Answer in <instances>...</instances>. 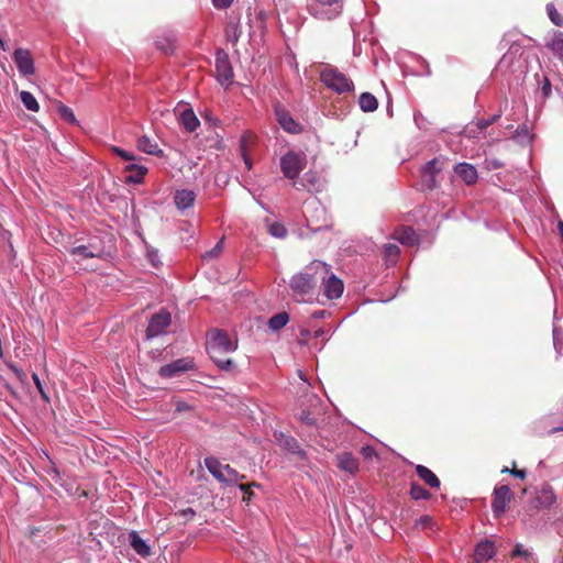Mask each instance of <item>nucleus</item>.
I'll return each instance as SVG.
<instances>
[{"mask_svg":"<svg viewBox=\"0 0 563 563\" xmlns=\"http://www.w3.org/2000/svg\"><path fill=\"white\" fill-rule=\"evenodd\" d=\"M328 276V264L320 261H312L303 271L299 272L289 280V288L301 299L311 298L319 282H324Z\"/></svg>","mask_w":563,"mask_h":563,"instance_id":"nucleus-1","label":"nucleus"},{"mask_svg":"<svg viewBox=\"0 0 563 563\" xmlns=\"http://www.w3.org/2000/svg\"><path fill=\"white\" fill-rule=\"evenodd\" d=\"M238 349L236 342L230 340L228 333L223 330H212L207 340V351L219 369L231 371L233 362L229 357L230 353Z\"/></svg>","mask_w":563,"mask_h":563,"instance_id":"nucleus-2","label":"nucleus"},{"mask_svg":"<svg viewBox=\"0 0 563 563\" xmlns=\"http://www.w3.org/2000/svg\"><path fill=\"white\" fill-rule=\"evenodd\" d=\"M305 166V155L295 152H287L280 159L283 175L288 179H295Z\"/></svg>","mask_w":563,"mask_h":563,"instance_id":"nucleus-3","label":"nucleus"},{"mask_svg":"<svg viewBox=\"0 0 563 563\" xmlns=\"http://www.w3.org/2000/svg\"><path fill=\"white\" fill-rule=\"evenodd\" d=\"M320 78L334 92L343 93L350 90L349 79L336 69L330 67L322 69Z\"/></svg>","mask_w":563,"mask_h":563,"instance_id":"nucleus-4","label":"nucleus"},{"mask_svg":"<svg viewBox=\"0 0 563 563\" xmlns=\"http://www.w3.org/2000/svg\"><path fill=\"white\" fill-rule=\"evenodd\" d=\"M216 73L220 84L228 87L233 80V70L228 54L220 49L216 54Z\"/></svg>","mask_w":563,"mask_h":563,"instance_id":"nucleus-5","label":"nucleus"},{"mask_svg":"<svg viewBox=\"0 0 563 563\" xmlns=\"http://www.w3.org/2000/svg\"><path fill=\"white\" fill-rule=\"evenodd\" d=\"M170 321V313L166 310H161L156 314L152 316L146 328V338L154 339L164 333V331L169 327Z\"/></svg>","mask_w":563,"mask_h":563,"instance_id":"nucleus-6","label":"nucleus"},{"mask_svg":"<svg viewBox=\"0 0 563 563\" xmlns=\"http://www.w3.org/2000/svg\"><path fill=\"white\" fill-rule=\"evenodd\" d=\"M512 494L510 487L507 485H500L494 488L492 509L497 516L505 512L506 506L509 505Z\"/></svg>","mask_w":563,"mask_h":563,"instance_id":"nucleus-7","label":"nucleus"},{"mask_svg":"<svg viewBox=\"0 0 563 563\" xmlns=\"http://www.w3.org/2000/svg\"><path fill=\"white\" fill-rule=\"evenodd\" d=\"M13 62L23 76H32L35 73L34 59L29 49L18 48L13 52Z\"/></svg>","mask_w":563,"mask_h":563,"instance_id":"nucleus-8","label":"nucleus"},{"mask_svg":"<svg viewBox=\"0 0 563 563\" xmlns=\"http://www.w3.org/2000/svg\"><path fill=\"white\" fill-rule=\"evenodd\" d=\"M323 286V296L328 299L341 298L343 292V282L333 275L331 267L328 265V276L325 282H320Z\"/></svg>","mask_w":563,"mask_h":563,"instance_id":"nucleus-9","label":"nucleus"},{"mask_svg":"<svg viewBox=\"0 0 563 563\" xmlns=\"http://www.w3.org/2000/svg\"><path fill=\"white\" fill-rule=\"evenodd\" d=\"M277 123L289 134H299L302 131L300 123L296 122L291 114L282 107L275 108Z\"/></svg>","mask_w":563,"mask_h":563,"instance_id":"nucleus-10","label":"nucleus"},{"mask_svg":"<svg viewBox=\"0 0 563 563\" xmlns=\"http://www.w3.org/2000/svg\"><path fill=\"white\" fill-rule=\"evenodd\" d=\"M192 368V363L187 360H178L170 362L167 365H164L159 368V375L164 378L174 377L180 373L190 371Z\"/></svg>","mask_w":563,"mask_h":563,"instance_id":"nucleus-11","label":"nucleus"},{"mask_svg":"<svg viewBox=\"0 0 563 563\" xmlns=\"http://www.w3.org/2000/svg\"><path fill=\"white\" fill-rule=\"evenodd\" d=\"M310 405L312 411L301 410L299 413V420L307 426H318L320 420V400L317 397L310 398Z\"/></svg>","mask_w":563,"mask_h":563,"instance_id":"nucleus-12","label":"nucleus"},{"mask_svg":"<svg viewBox=\"0 0 563 563\" xmlns=\"http://www.w3.org/2000/svg\"><path fill=\"white\" fill-rule=\"evenodd\" d=\"M455 174L462 178L467 186H473L477 183L478 174L475 166L467 163L455 165Z\"/></svg>","mask_w":563,"mask_h":563,"instance_id":"nucleus-13","label":"nucleus"},{"mask_svg":"<svg viewBox=\"0 0 563 563\" xmlns=\"http://www.w3.org/2000/svg\"><path fill=\"white\" fill-rule=\"evenodd\" d=\"M125 181L128 184H141L147 174V167L144 165L129 164L125 166Z\"/></svg>","mask_w":563,"mask_h":563,"instance_id":"nucleus-14","label":"nucleus"},{"mask_svg":"<svg viewBox=\"0 0 563 563\" xmlns=\"http://www.w3.org/2000/svg\"><path fill=\"white\" fill-rule=\"evenodd\" d=\"M129 544L133 548L136 554L147 558L151 555V547L146 543V541L141 538L136 531H132L129 533Z\"/></svg>","mask_w":563,"mask_h":563,"instance_id":"nucleus-15","label":"nucleus"},{"mask_svg":"<svg viewBox=\"0 0 563 563\" xmlns=\"http://www.w3.org/2000/svg\"><path fill=\"white\" fill-rule=\"evenodd\" d=\"M242 35L241 24H240V15L230 16L225 29V37L229 43L232 45L236 44Z\"/></svg>","mask_w":563,"mask_h":563,"instance_id":"nucleus-16","label":"nucleus"},{"mask_svg":"<svg viewBox=\"0 0 563 563\" xmlns=\"http://www.w3.org/2000/svg\"><path fill=\"white\" fill-rule=\"evenodd\" d=\"M394 236L401 245L413 246L418 243V235L411 227H400Z\"/></svg>","mask_w":563,"mask_h":563,"instance_id":"nucleus-17","label":"nucleus"},{"mask_svg":"<svg viewBox=\"0 0 563 563\" xmlns=\"http://www.w3.org/2000/svg\"><path fill=\"white\" fill-rule=\"evenodd\" d=\"M494 555V544L486 540L476 545L474 560L475 563H486Z\"/></svg>","mask_w":563,"mask_h":563,"instance_id":"nucleus-18","label":"nucleus"},{"mask_svg":"<svg viewBox=\"0 0 563 563\" xmlns=\"http://www.w3.org/2000/svg\"><path fill=\"white\" fill-rule=\"evenodd\" d=\"M179 123L187 132H195L199 125V121L191 108H184L179 113Z\"/></svg>","mask_w":563,"mask_h":563,"instance_id":"nucleus-19","label":"nucleus"},{"mask_svg":"<svg viewBox=\"0 0 563 563\" xmlns=\"http://www.w3.org/2000/svg\"><path fill=\"white\" fill-rule=\"evenodd\" d=\"M205 465L209 473H211L214 478L224 484V464L219 462V460L214 456H208L205 459Z\"/></svg>","mask_w":563,"mask_h":563,"instance_id":"nucleus-20","label":"nucleus"},{"mask_svg":"<svg viewBox=\"0 0 563 563\" xmlns=\"http://www.w3.org/2000/svg\"><path fill=\"white\" fill-rule=\"evenodd\" d=\"M195 199V192L192 190L187 189L178 190L175 192L174 196L175 206L178 207V209L180 210H185L189 207H192Z\"/></svg>","mask_w":563,"mask_h":563,"instance_id":"nucleus-21","label":"nucleus"},{"mask_svg":"<svg viewBox=\"0 0 563 563\" xmlns=\"http://www.w3.org/2000/svg\"><path fill=\"white\" fill-rule=\"evenodd\" d=\"M500 118H501V113L498 112V113L490 115L487 120H478L477 123H475L476 129H474L472 126H467V134L470 136L475 137L478 134H482L483 132H485L489 125L497 123Z\"/></svg>","mask_w":563,"mask_h":563,"instance_id":"nucleus-22","label":"nucleus"},{"mask_svg":"<svg viewBox=\"0 0 563 563\" xmlns=\"http://www.w3.org/2000/svg\"><path fill=\"white\" fill-rule=\"evenodd\" d=\"M415 472H417L420 479L431 488H438L441 486V482L438 479L437 475L424 465H417V467H415Z\"/></svg>","mask_w":563,"mask_h":563,"instance_id":"nucleus-23","label":"nucleus"},{"mask_svg":"<svg viewBox=\"0 0 563 563\" xmlns=\"http://www.w3.org/2000/svg\"><path fill=\"white\" fill-rule=\"evenodd\" d=\"M137 148L148 155L162 156L163 152L158 146V143L152 141L147 135H143L137 140Z\"/></svg>","mask_w":563,"mask_h":563,"instance_id":"nucleus-24","label":"nucleus"},{"mask_svg":"<svg viewBox=\"0 0 563 563\" xmlns=\"http://www.w3.org/2000/svg\"><path fill=\"white\" fill-rule=\"evenodd\" d=\"M254 143V135L251 133H244L242 134L240 139V152L244 162V165H246L247 169L252 168V161L249 155V146L250 144Z\"/></svg>","mask_w":563,"mask_h":563,"instance_id":"nucleus-25","label":"nucleus"},{"mask_svg":"<svg viewBox=\"0 0 563 563\" xmlns=\"http://www.w3.org/2000/svg\"><path fill=\"white\" fill-rule=\"evenodd\" d=\"M357 104L363 112H374L378 107V101L371 92H363L358 96Z\"/></svg>","mask_w":563,"mask_h":563,"instance_id":"nucleus-26","label":"nucleus"},{"mask_svg":"<svg viewBox=\"0 0 563 563\" xmlns=\"http://www.w3.org/2000/svg\"><path fill=\"white\" fill-rule=\"evenodd\" d=\"M556 500L555 493H553L550 485H544L542 489L537 494V501L540 506L549 507L553 505Z\"/></svg>","mask_w":563,"mask_h":563,"instance_id":"nucleus-27","label":"nucleus"},{"mask_svg":"<svg viewBox=\"0 0 563 563\" xmlns=\"http://www.w3.org/2000/svg\"><path fill=\"white\" fill-rule=\"evenodd\" d=\"M549 49L563 63V32L558 31L548 43Z\"/></svg>","mask_w":563,"mask_h":563,"instance_id":"nucleus-28","label":"nucleus"},{"mask_svg":"<svg viewBox=\"0 0 563 563\" xmlns=\"http://www.w3.org/2000/svg\"><path fill=\"white\" fill-rule=\"evenodd\" d=\"M288 321H289L288 313L286 311H283V312H279V313H276L275 316H273L268 321V325H269V329L273 331H280L282 329L285 328V325L287 324Z\"/></svg>","mask_w":563,"mask_h":563,"instance_id":"nucleus-29","label":"nucleus"},{"mask_svg":"<svg viewBox=\"0 0 563 563\" xmlns=\"http://www.w3.org/2000/svg\"><path fill=\"white\" fill-rule=\"evenodd\" d=\"M244 477L243 474L232 468L229 464H224V485H238Z\"/></svg>","mask_w":563,"mask_h":563,"instance_id":"nucleus-30","label":"nucleus"},{"mask_svg":"<svg viewBox=\"0 0 563 563\" xmlns=\"http://www.w3.org/2000/svg\"><path fill=\"white\" fill-rule=\"evenodd\" d=\"M400 254V249L396 244H387L384 246V257L388 265H395Z\"/></svg>","mask_w":563,"mask_h":563,"instance_id":"nucleus-31","label":"nucleus"},{"mask_svg":"<svg viewBox=\"0 0 563 563\" xmlns=\"http://www.w3.org/2000/svg\"><path fill=\"white\" fill-rule=\"evenodd\" d=\"M410 496L415 500L428 499L431 497V493L418 483H411Z\"/></svg>","mask_w":563,"mask_h":563,"instance_id":"nucleus-32","label":"nucleus"},{"mask_svg":"<svg viewBox=\"0 0 563 563\" xmlns=\"http://www.w3.org/2000/svg\"><path fill=\"white\" fill-rule=\"evenodd\" d=\"M20 98L26 110H30L32 112L38 111V103L32 92L22 91L20 93Z\"/></svg>","mask_w":563,"mask_h":563,"instance_id":"nucleus-33","label":"nucleus"},{"mask_svg":"<svg viewBox=\"0 0 563 563\" xmlns=\"http://www.w3.org/2000/svg\"><path fill=\"white\" fill-rule=\"evenodd\" d=\"M57 113L60 119L66 121L68 124H77L76 115L73 110L64 103H58Z\"/></svg>","mask_w":563,"mask_h":563,"instance_id":"nucleus-34","label":"nucleus"},{"mask_svg":"<svg viewBox=\"0 0 563 563\" xmlns=\"http://www.w3.org/2000/svg\"><path fill=\"white\" fill-rule=\"evenodd\" d=\"M69 254L77 258V262H80L84 258H93L95 254L89 251L88 246H75L69 250Z\"/></svg>","mask_w":563,"mask_h":563,"instance_id":"nucleus-35","label":"nucleus"},{"mask_svg":"<svg viewBox=\"0 0 563 563\" xmlns=\"http://www.w3.org/2000/svg\"><path fill=\"white\" fill-rule=\"evenodd\" d=\"M547 12L550 21L555 24L556 26L563 25V15L558 11L554 4L548 3L547 4Z\"/></svg>","mask_w":563,"mask_h":563,"instance_id":"nucleus-36","label":"nucleus"},{"mask_svg":"<svg viewBox=\"0 0 563 563\" xmlns=\"http://www.w3.org/2000/svg\"><path fill=\"white\" fill-rule=\"evenodd\" d=\"M338 465L341 470L352 473V454L343 453L338 455Z\"/></svg>","mask_w":563,"mask_h":563,"instance_id":"nucleus-37","label":"nucleus"},{"mask_svg":"<svg viewBox=\"0 0 563 563\" xmlns=\"http://www.w3.org/2000/svg\"><path fill=\"white\" fill-rule=\"evenodd\" d=\"M443 167V163L439 161L438 158H433L429 163L426 164L422 168V173H432L433 175H437L441 172Z\"/></svg>","mask_w":563,"mask_h":563,"instance_id":"nucleus-38","label":"nucleus"},{"mask_svg":"<svg viewBox=\"0 0 563 563\" xmlns=\"http://www.w3.org/2000/svg\"><path fill=\"white\" fill-rule=\"evenodd\" d=\"M258 486L257 483H251V484H239L240 490L243 493L242 501L250 503L254 493L252 492L251 487Z\"/></svg>","mask_w":563,"mask_h":563,"instance_id":"nucleus-39","label":"nucleus"},{"mask_svg":"<svg viewBox=\"0 0 563 563\" xmlns=\"http://www.w3.org/2000/svg\"><path fill=\"white\" fill-rule=\"evenodd\" d=\"M156 46L158 51L163 52L164 54H170L174 51V43L172 38L157 40Z\"/></svg>","mask_w":563,"mask_h":563,"instance_id":"nucleus-40","label":"nucleus"},{"mask_svg":"<svg viewBox=\"0 0 563 563\" xmlns=\"http://www.w3.org/2000/svg\"><path fill=\"white\" fill-rule=\"evenodd\" d=\"M224 240L220 239L212 250L205 253L203 258H217L223 252Z\"/></svg>","mask_w":563,"mask_h":563,"instance_id":"nucleus-41","label":"nucleus"},{"mask_svg":"<svg viewBox=\"0 0 563 563\" xmlns=\"http://www.w3.org/2000/svg\"><path fill=\"white\" fill-rule=\"evenodd\" d=\"M111 152L114 153L115 155H118L119 157H121L122 159L126 161V162H133L135 159V155L134 154L129 153L125 150H123V148H121L119 146H115V145L111 146Z\"/></svg>","mask_w":563,"mask_h":563,"instance_id":"nucleus-42","label":"nucleus"},{"mask_svg":"<svg viewBox=\"0 0 563 563\" xmlns=\"http://www.w3.org/2000/svg\"><path fill=\"white\" fill-rule=\"evenodd\" d=\"M269 233L276 238H285L287 234V230L282 223L274 222L269 227Z\"/></svg>","mask_w":563,"mask_h":563,"instance_id":"nucleus-43","label":"nucleus"},{"mask_svg":"<svg viewBox=\"0 0 563 563\" xmlns=\"http://www.w3.org/2000/svg\"><path fill=\"white\" fill-rule=\"evenodd\" d=\"M435 175L437 174L433 173H422L421 177L423 186L431 190L434 189L438 186L435 181Z\"/></svg>","mask_w":563,"mask_h":563,"instance_id":"nucleus-44","label":"nucleus"},{"mask_svg":"<svg viewBox=\"0 0 563 563\" xmlns=\"http://www.w3.org/2000/svg\"><path fill=\"white\" fill-rule=\"evenodd\" d=\"M284 445L294 454H302V452L299 450L297 441L294 438H286Z\"/></svg>","mask_w":563,"mask_h":563,"instance_id":"nucleus-45","label":"nucleus"},{"mask_svg":"<svg viewBox=\"0 0 563 563\" xmlns=\"http://www.w3.org/2000/svg\"><path fill=\"white\" fill-rule=\"evenodd\" d=\"M32 379H33V382H34V385H35V387H36L37 391H38V393H41V396H42L43 400L48 401V396H47V394L45 393L44 387H43V384H42V380H40V378H38L37 374L33 373V375H32Z\"/></svg>","mask_w":563,"mask_h":563,"instance_id":"nucleus-46","label":"nucleus"},{"mask_svg":"<svg viewBox=\"0 0 563 563\" xmlns=\"http://www.w3.org/2000/svg\"><path fill=\"white\" fill-rule=\"evenodd\" d=\"M361 454L363 455L364 460L368 461L373 457H377V453L375 452L373 446H363L361 450Z\"/></svg>","mask_w":563,"mask_h":563,"instance_id":"nucleus-47","label":"nucleus"},{"mask_svg":"<svg viewBox=\"0 0 563 563\" xmlns=\"http://www.w3.org/2000/svg\"><path fill=\"white\" fill-rule=\"evenodd\" d=\"M432 525V518L430 516H421L419 520L417 521V526L421 529H426Z\"/></svg>","mask_w":563,"mask_h":563,"instance_id":"nucleus-48","label":"nucleus"},{"mask_svg":"<svg viewBox=\"0 0 563 563\" xmlns=\"http://www.w3.org/2000/svg\"><path fill=\"white\" fill-rule=\"evenodd\" d=\"M501 473H510L514 476L519 477L521 479H525V477H526V472L523 470H517V468L509 470L507 467H504Z\"/></svg>","mask_w":563,"mask_h":563,"instance_id":"nucleus-49","label":"nucleus"},{"mask_svg":"<svg viewBox=\"0 0 563 563\" xmlns=\"http://www.w3.org/2000/svg\"><path fill=\"white\" fill-rule=\"evenodd\" d=\"M232 2L233 0H213V5L218 10H225L231 5Z\"/></svg>","mask_w":563,"mask_h":563,"instance_id":"nucleus-50","label":"nucleus"},{"mask_svg":"<svg viewBox=\"0 0 563 563\" xmlns=\"http://www.w3.org/2000/svg\"><path fill=\"white\" fill-rule=\"evenodd\" d=\"M212 141H213V143H211V147H214L217 150L224 147L223 139L220 137L218 134H216V133L213 134Z\"/></svg>","mask_w":563,"mask_h":563,"instance_id":"nucleus-51","label":"nucleus"},{"mask_svg":"<svg viewBox=\"0 0 563 563\" xmlns=\"http://www.w3.org/2000/svg\"><path fill=\"white\" fill-rule=\"evenodd\" d=\"M511 555H512V556H519V555H522V556H526V558H527V556L529 555V553H528V551H527V550H525V549L522 548V545H516V547H515V549L512 550V554H511Z\"/></svg>","mask_w":563,"mask_h":563,"instance_id":"nucleus-52","label":"nucleus"},{"mask_svg":"<svg viewBox=\"0 0 563 563\" xmlns=\"http://www.w3.org/2000/svg\"><path fill=\"white\" fill-rule=\"evenodd\" d=\"M542 92L544 97H549L551 93V82L547 77H544L543 85H542Z\"/></svg>","mask_w":563,"mask_h":563,"instance_id":"nucleus-53","label":"nucleus"},{"mask_svg":"<svg viewBox=\"0 0 563 563\" xmlns=\"http://www.w3.org/2000/svg\"><path fill=\"white\" fill-rule=\"evenodd\" d=\"M181 516L186 518H192L195 516V510L192 508H186L181 510Z\"/></svg>","mask_w":563,"mask_h":563,"instance_id":"nucleus-54","label":"nucleus"},{"mask_svg":"<svg viewBox=\"0 0 563 563\" xmlns=\"http://www.w3.org/2000/svg\"><path fill=\"white\" fill-rule=\"evenodd\" d=\"M320 2L322 4H329V5L336 4V5H339V1L338 0H320Z\"/></svg>","mask_w":563,"mask_h":563,"instance_id":"nucleus-55","label":"nucleus"},{"mask_svg":"<svg viewBox=\"0 0 563 563\" xmlns=\"http://www.w3.org/2000/svg\"><path fill=\"white\" fill-rule=\"evenodd\" d=\"M555 432H563V424L560 426V427H556V428H552L550 431H549V434H552V433H555Z\"/></svg>","mask_w":563,"mask_h":563,"instance_id":"nucleus-56","label":"nucleus"},{"mask_svg":"<svg viewBox=\"0 0 563 563\" xmlns=\"http://www.w3.org/2000/svg\"><path fill=\"white\" fill-rule=\"evenodd\" d=\"M186 408H187V406L184 402H178V405H176V410H178V411H183Z\"/></svg>","mask_w":563,"mask_h":563,"instance_id":"nucleus-57","label":"nucleus"},{"mask_svg":"<svg viewBox=\"0 0 563 563\" xmlns=\"http://www.w3.org/2000/svg\"><path fill=\"white\" fill-rule=\"evenodd\" d=\"M558 229H559L560 236L563 239V222L562 221H559Z\"/></svg>","mask_w":563,"mask_h":563,"instance_id":"nucleus-58","label":"nucleus"},{"mask_svg":"<svg viewBox=\"0 0 563 563\" xmlns=\"http://www.w3.org/2000/svg\"><path fill=\"white\" fill-rule=\"evenodd\" d=\"M0 49H2V51H4V49H5V48H4V44H3L2 40H0Z\"/></svg>","mask_w":563,"mask_h":563,"instance_id":"nucleus-59","label":"nucleus"},{"mask_svg":"<svg viewBox=\"0 0 563 563\" xmlns=\"http://www.w3.org/2000/svg\"><path fill=\"white\" fill-rule=\"evenodd\" d=\"M561 563H563V553H562V561H561Z\"/></svg>","mask_w":563,"mask_h":563,"instance_id":"nucleus-60","label":"nucleus"}]
</instances>
